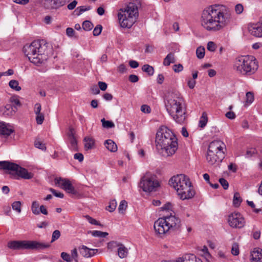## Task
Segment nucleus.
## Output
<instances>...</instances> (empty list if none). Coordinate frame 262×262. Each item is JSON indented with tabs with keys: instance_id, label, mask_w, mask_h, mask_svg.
<instances>
[{
	"instance_id": "6ab92c4d",
	"label": "nucleus",
	"mask_w": 262,
	"mask_h": 262,
	"mask_svg": "<svg viewBox=\"0 0 262 262\" xmlns=\"http://www.w3.org/2000/svg\"><path fill=\"white\" fill-rule=\"evenodd\" d=\"M61 186L62 188L67 192L71 193L73 195H76L77 194V190L75 189L69 180L66 179L65 180H63V183H61Z\"/></svg>"
},
{
	"instance_id": "7c9ffc66",
	"label": "nucleus",
	"mask_w": 262,
	"mask_h": 262,
	"mask_svg": "<svg viewBox=\"0 0 262 262\" xmlns=\"http://www.w3.org/2000/svg\"><path fill=\"white\" fill-rule=\"evenodd\" d=\"M18 85V82L16 80H11L9 82V86L16 91H19L21 90V87Z\"/></svg>"
},
{
	"instance_id": "cd10ccee",
	"label": "nucleus",
	"mask_w": 262,
	"mask_h": 262,
	"mask_svg": "<svg viewBox=\"0 0 262 262\" xmlns=\"http://www.w3.org/2000/svg\"><path fill=\"white\" fill-rule=\"evenodd\" d=\"M207 121V114L205 112H203L199 121V126L201 128H204L206 126Z\"/></svg>"
},
{
	"instance_id": "3c124183",
	"label": "nucleus",
	"mask_w": 262,
	"mask_h": 262,
	"mask_svg": "<svg viewBox=\"0 0 262 262\" xmlns=\"http://www.w3.org/2000/svg\"><path fill=\"white\" fill-rule=\"evenodd\" d=\"M61 258L67 262H71L72 259L69 254L66 252H62L61 253Z\"/></svg>"
},
{
	"instance_id": "e433bc0d",
	"label": "nucleus",
	"mask_w": 262,
	"mask_h": 262,
	"mask_svg": "<svg viewBox=\"0 0 262 262\" xmlns=\"http://www.w3.org/2000/svg\"><path fill=\"white\" fill-rule=\"evenodd\" d=\"M93 28V24L89 21V20H85L82 23V28L84 30L89 31L92 29Z\"/></svg>"
},
{
	"instance_id": "8fccbe9b",
	"label": "nucleus",
	"mask_w": 262,
	"mask_h": 262,
	"mask_svg": "<svg viewBox=\"0 0 262 262\" xmlns=\"http://www.w3.org/2000/svg\"><path fill=\"white\" fill-rule=\"evenodd\" d=\"M60 236V232L58 230H55L52 235L51 242H53L58 239Z\"/></svg>"
},
{
	"instance_id": "c9c22d12",
	"label": "nucleus",
	"mask_w": 262,
	"mask_h": 262,
	"mask_svg": "<svg viewBox=\"0 0 262 262\" xmlns=\"http://www.w3.org/2000/svg\"><path fill=\"white\" fill-rule=\"evenodd\" d=\"M70 143V148L73 151H77L78 150L77 141L76 138L69 139Z\"/></svg>"
},
{
	"instance_id": "a878e982",
	"label": "nucleus",
	"mask_w": 262,
	"mask_h": 262,
	"mask_svg": "<svg viewBox=\"0 0 262 262\" xmlns=\"http://www.w3.org/2000/svg\"><path fill=\"white\" fill-rule=\"evenodd\" d=\"M89 233H91L94 237H99L104 238L108 235V233L106 232H102L98 230L90 231Z\"/></svg>"
},
{
	"instance_id": "5701e85b",
	"label": "nucleus",
	"mask_w": 262,
	"mask_h": 262,
	"mask_svg": "<svg viewBox=\"0 0 262 262\" xmlns=\"http://www.w3.org/2000/svg\"><path fill=\"white\" fill-rule=\"evenodd\" d=\"M176 61L174 53L170 52L167 54L163 60V64L165 66H168L170 63H174Z\"/></svg>"
},
{
	"instance_id": "20e7f679",
	"label": "nucleus",
	"mask_w": 262,
	"mask_h": 262,
	"mask_svg": "<svg viewBox=\"0 0 262 262\" xmlns=\"http://www.w3.org/2000/svg\"><path fill=\"white\" fill-rule=\"evenodd\" d=\"M48 44L45 40H36L32 41L30 45L24 46L23 50L30 62L34 64L39 65L48 59Z\"/></svg>"
},
{
	"instance_id": "603ef678",
	"label": "nucleus",
	"mask_w": 262,
	"mask_h": 262,
	"mask_svg": "<svg viewBox=\"0 0 262 262\" xmlns=\"http://www.w3.org/2000/svg\"><path fill=\"white\" fill-rule=\"evenodd\" d=\"M102 27L101 25H98L94 29L93 31L94 36H98L101 32Z\"/></svg>"
},
{
	"instance_id": "2eb2a0df",
	"label": "nucleus",
	"mask_w": 262,
	"mask_h": 262,
	"mask_svg": "<svg viewBox=\"0 0 262 262\" xmlns=\"http://www.w3.org/2000/svg\"><path fill=\"white\" fill-rule=\"evenodd\" d=\"M166 222L164 217H162L159 218L154 223V228L155 232L161 237L169 231Z\"/></svg>"
},
{
	"instance_id": "774afa93",
	"label": "nucleus",
	"mask_w": 262,
	"mask_h": 262,
	"mask_svg": "<svg viewBox=\"0 0 262 262\" xmlns=\"http://www.w3.org/2000/svg\"><path fill=\"white\" fill-rule=\"evenodd\" d=\"M176 262H190L189 257H188V254H187L184 257L179 258Z\"/></svg>"
},
{
	"instance_id": "bf43d9fd",
	"label": "nucleus",
	"mask_w": 262,
	"mask_h": 262,
	"mask_svg": "<svg viewBox=\"0 0 262 262\" xmlns=\"http://www.w3.org/2000/svg\"><path fill=\"white\" fill-rule=\"evenodd\" d=\"M244 10L243 6L242 4H237L235 7V11L238 14H241Z\"/></svg>"
},
{
	"instance_id": "f704fd0d",
	"label": "nucleus",
	"mask_w": 262,
	"mask_h": 262,
	"mask_svg": "<svg viewBox=\"0 0 262 262\" xmlns=\"http://www.w3.org/2000/svg\"><path fill=\"white\" fill-rule=\"evenodd\" d=\"M10 102H11L10 104H12L13 107L15 106L17 107V106H20L21 105V103L17 96L11 97L10 98Z\"/></svg>"
},
{
	"instance_id": "58836bf2",
	"label": "nucleus",
	"mask_w": 262,
	"mask_h": 262,
	"mask_svg": "<svg viewBox=\"0 0 262 262\" xmlns=\"http://www.w3.org/2000/svg\"><path fill=\"white\" fill-rule=\"evenodd\" d=\"M84 217L91 224L103 226V225L100 222H98L90 216L86 215Z\"/></svg>"
},
{
	"instance_id": "ddd939ff",
	"label": "nucleus",
	"mask_w": 262,
	"mask_h": 262,
	"mask_svg": "<svg viewBox=\"0 0 262 262\" xmlns=\"http://www.w3.org/2000/svg\"><path fill=\"white\" fill-rule=\"evenodd\" d=\"M228 221L232 228H242L245 224V219L239 212L232 213L229 215Z\"/></svg>"
},
{
	"instance_id": "393cba45",
	"label": "nucleus",
	"mask_w": 262,
	"mask_h": 262,
	"mask_svg": "<svg viewBox=\"0 0 262 262\" xmlns=\"http://www.w3.org/2000/svg\"><path fill=\"white\" fill-rule=\"evenodd\" d=\"M242 202V199L238 192H235L233 199V205L235 207H238Z\"/></svg>"
},
{
	"instance_id": "c756f323",
	"label": "nucleus",
	"mask_w": 262,
	"mask_h": 262,
	"mask_svg": "<svg viewBox=\"0 0 262 262\" xmlns=\"http://www.w3.org/2000/svg\"><path fill=\"white\" fill-rule=\"evenodd\" d=\"M142 70L143 72L147 73L149 76L153 75L154 73V68L148 64L144 65L142 68Z\"/></svg>"
},
{
	"instance_id": "4d7b16f0",
	"label": "nucleus",
	"mask_w": 262,
	"mask_h": 262,
	"mask_svg": "<svg viewBox=\"0 0 262 262\" xmlns=\"http://www.w3.org/2000/svg\"><path fill=\"white\" fill-rule=\"evenodd\" d=\"M36 123L38 124H41L44 120V115L43 114H39L36 115Z\"/></svg>"
},
{
	"instance_id": "bb28decb",
	"label": "nucleus",
	"mask_w": 262,
	"mask_h": 262,
	"mask_svg": "<svg viewBox=\"0 0 262 262\" xmlns=\"http://www.w3.org/2000/svg\"><path fill=\"white\" fill-rule=\"evenodd\" d=\"M257 154V150L255 148L250 147L247 148L245 156L246 158H250L253 156H255Z\"/></svg>"
},
{
	"instance_id": "f8f14e48",
	"label": "nucleus",
	"mask_w": 262,
	"mask_h": 262,
	"mask_svg": "<svg viewBox=\"0 0 262 262\" xmlns=\"http://www.w3.org/2000/svg\"><path fill=\"white\" fill-rule=\"evenodd\" d=\"M167 226L168 229L169 231L177 232L180 231L181 228V220L175 215V213L170 212V214L163 216Z\"/></svg>"
},
{
	"instance_id": "1a4fd4ad",
	"label": "nucleus",
	"mask_w": 262,
	"mask_h": 262,
	"mask_svg": "<svg viewBox=\"0 0 262 262\" xmlns=\"http://www.w3.org/2000/svg\"><path fill=\"white\" fill-rule=\"evenodd\" d=\"M0 169L9 170V173L11 175L13 178L18 177L24 179L29 180L33 177V174L31 172H28L27 169L16 163L8 161H0Z\"/></svg>"
},
{
	"instance_id": "0e129e2a",
	"label": "nucleus",
	"mask_w": 262,
	"mask_h": 262,
	"mask_svg": "<svg viewBox=\"0 0 262 262\" xmlns=\"http://www.w3.org/2000/svg\"><path fill=\"white\" fill-rule=\"evenodd\" d=\"M141 110L144 113H149L150 112V107L147 105H142L141 107Z\"/></svg>"
},
{
	"instance_id": "6e6d98bb",
	"label": "nucleus",
	"mask_w": 262,
	"mask_h": 262,
	"mask_svg": "<svg viewBox=\"0 0 262 262\" xmlns=\"http://www.w3.org/2000/svg\"><path fill=\"white\" fill-rule=\"evenodd\" d=\"M207 49L209 51L214 52L216 49L215 44L213 41H209L207 43Z\"/></svg>"
},
{
	"instance_id": "a18cd8bd",
	"label": "nucleus",
	"mask_w": 262,
	"mask_h": 262,
	"mask_svg": "<svg viewBox=\"0 0 262 262\" xmlns=\"http://www.w3.org/2000/svg\"><path fill=\"white\" fill-rule=\"evenodd\" d=\"M117 206V202L116 200H112L110 202V205L108 206L107 210L110 212H113L115 210Z\"/></svg>"
},
{
	"instance_id": "c03bdc74",
	"label": "nucleus",
	"mask_w": 262,
	"mask_h": 262,
	"mask_svg": "<svg viewBox=\"0 0 262 262\" xmlns=\"http://www.w3.org/2000/svg\"><path fill=\"white\" fill-rule=\"evenodd\" d=\"M246 103L248 104H251L254 100V95L251 92H247L246 95Z\"/></svg>"
},
{
	"instance_id": "423d86ee",
	"label": "nucleus",
	"mask_w": 262,
	"mask_h": 262,
	"mask_svg": "<svg viewBox=\"0 0 262 262\" xmlns=\"http://www.w3.org/2000/svg\"><path fill=\"white\" fill-rule=\"evenodd\" d=\"M258 65L253 56H241L234 61L233 69L236 73L242 76H250L258 69Z\"/></svg>"
},
{
	"instance_id": "dca6fc26",
	"label": "nucleus",
	"mask_w": 262,
	"mask_h": 262,
	"mask_svg": "<svg viewBox=\"0 0 262 262\" xmlns=\"http://www.w3.org/2000/svg\"><path fill=\"white\" fill-rule=\"evenodd\" d=\"M17 110L15 106L13 107L12 104H7L5 106L0 108V112L5 117H9L13 115Z\"/></svg>"
},
{
	"instance_id": "f257e3e1",
	"label": "nucleus",
	"mask_w": 262,
	"mask_h": 262,
	"mask_svg": "<svg viewBox=\"0 0 262 262\" xmlns=\"http://www.w3.org/2000/svg\"><path fill=\"white\" fill-rule=\"evenodd\" d=\"M231 18V13L227 7L222 5H214L203 11L201 23L206 30L216 32L228 26Z\"/></svg>"
},
{
	"instance_id": "338daca9",
	"label": "nucleus",
	"mask_w": 262,
	"mask_h": 262,
	"mask_svg": "<svg viewBox=\"0 0 262 262\" xmlns=\"http://www.w3.org/2000/svg\"><path fill=\"white\" fill-rule=\"evenodd\" d=\"M187 84L190 89H192L194 88V86L196 84V81L194 79H189L188 80Z\"/></svg>"
},
{
	"instance_id": "de8ad7c7",
	"label": "nucleus",
	"mask_w": 262,
	"mask_h": 262,
	"mask_svg": "<svg viewBox=\"0 0 262 262\" xmlns=\"http://www.w3.org/2000/svg\"><path fill=\"white\" fill-rule=\"evenodd\" d=\"M66 34L70 37H74L76 38H77V36L75 35V31L72 28L69 27V28H67Z\"/></svg>"
},
{
	"instance_id": "2f4dec72",
	"label": "nucleus",
	"mask_w": 262,
	"mask_h": 262,
	"mask_svg": "<svg viewBox=\"0 0 262 262\" xmlns=\"http://www.w3.org/2000/svg\"><path fill=\"white\" fill-rule=\"evenodd\" d=\"M39 206V203L37 201H34L32 202L31 205V210L34 214L38 215L40 213V211L38 209Z\"/></svg>"
},
{
	"instance_id": "4468645a",
	"label": "nucleus",
	"mask_w": 262,
	"mask_h": 262,
	"mask_svg": "<svg viewBox=\"0 0 262 262\" xmlns=\"http://www.w3.org/2000/svg\"><path fill=\"white\" fill-rule=\"evenodd\" d=\"M70 1V0H43L42 5L46 9L57 10L66 5Z\"/></svg>"
},
{
	"instance_id": "864d4df0",
	"label": "nucleus",
	"mask_w": 262,
	"mask_h": 262,
	"mask_svg": "<svg viewBox=\"0 0 262 262\" xmlns=\"http://www.w3.org/2000/svg\"><path fill=\"white\" fill-rule=\"evenodd\" d=\"M50 191H51L52 194L55 196L56 197L59 198H63L64 197L63 193L57 191L55 189L50 188L49 189Z\"/></svg>"
},
{
	"instance_id": "4be33fe9",
	"label": "nucleus",
	"mask_w": 262,
	"mask_h": 262,
	"mask_svg": "<svg viewBox=\"0 0 262 262\" xmlns=\"http://www.w3.org/2000/svg\"><path fill=\"white\" fill-rule=\"evenodd\" d=\"M128 254V249L122 243L118 248V255L120 258L126 257Z\"/></svg>"
},
{
	"instance_id": "680f3d73",
	"label": "nucleus",
	"mask_w": 262,
	"mask_h": 262,
	"mask_svg": "<svg viewBox=\"0 0 262 262\" xmlns=\"http://www.w3.org/2000/svg\"><path fill=\"white\" fill-rule=\"evenodd\" d=\"M183 69V67L181 64H174L173 67V70L176 73H179L182 71Z\"/></svg>"
},
{
	"instance_id": "4c0bfd02",
	"label": "nucleus",
	"mask_w": 262,
	"mask_h": 262,
	"mask_svg": "<svg viewBox=\"0 0 262 262\" xmlns=\"http://www.w3.org/2000/svg\"><path fill=\"white\" fill-rule=\"evenodd\" d=\"M205 48L202 47H200L197 48L196 50V56L199 59L204 58L205 55Z\"/></svg>"
},
{
	"instance_id": "69168bd1",
	"label": "nucleus",
	"mask_w": 262,
	"mask_h": 262,
	"mask_svg": "<svg viewBox=\"0 0 262 262\" xmlns=\"http://www.w3.org/2000/svg\"><path fill=\"white\" fill-rule=\"evenodd\" d=\"M129 81L133 83L137 82L139 80V77L136 75H130L128 77Z\"/></svg>"
},
{
	"instance_id": "49530a36",
	"label": "nucleus",
	"mask_w": 262,
	"mask_h": 262,
	"mask_svg": "<svg viewBox=\"0 0 262 262\" xmlns=\"http://www.w3.org/2000/svg\"><path fill=\"white\" fill-rule=\"evenodd\" d=\"M34 146L35 147L41 149L42 150H46V149L45 144L39 141H35L34 142Z\"/></svg>"
},
{
	"instance_id": "39448f33",
	"label": "nucleus",
	"mask_w": 262,
	"mask_h": 262,
	"mask_svg": "<svg viewBox=\"0 0 262 262\" xmlns=\"http://www.w3.org/2000/svg\"><path fill=\"white\" fill-rule=\"evenodd\" d=\"M169 184L174 188L183 200L191 199L195 195V191L189 179L184 174L172 177L169 181Z\"/></svg>"
},
{
	"instance_id": "052dcab7",
	"label": "nucleus",
	"mask_w": 262,
	"mask_h": 262,
	"mask_svg": "<svg viewBox=\"0 0 262 262\" xmlns=\"http://www.w3.org/2000/svg\"><path fill=\"white\" fill-rule=\"evenodd\" d=\"M71 258L72 259L73 258L75 262H78L77 259L78 257V253L77 249L76 248L74 249L71 251Z\"/></svg>"
},
{
	"instance_id": "0eeeda50",
	"label": "nucleus",
	"mask_w": 262,
	"mask_h": 262,
	"mask_svg": "<svg viewBox=\"0 0 262 262\" xmlns=\"http://www.w3.org/2000/svg\"><path fill=\"white\" fill-rule=\"evenodd\" d=\"M138 16V8L134 3H129L124 9H121L118 14L119 24L123 28H130Z\"/></svg>"
},
{
	"instance_id": "7ed1b4c3",
	"label": "nucleus",
	"mask_w": 262,
	"mask_h": 262,
	"mask_svg": "<svg viewBox=\"0 0 262 262\" xmlns=\"http://www.w3.org/2000/svg\"><path fill=\"white\" fill-rule=\"evenodd\" d=\"M165 106L169 115L178 123L186 119V110L183 97L179 93H169L165 98Z\"/></svg>"
},
{
	"instance_id": "412c9836",
	"label": "nucleus",
	"mask_w": 262,
	"mask_h": 262,
	"mask_svg": "<svg viewBox=\"0 0 262 262\" xmlns=\"http://www.w3.org/2000/svg\"><path fill=\"white\" fill-rule=\"evenodd\" d=\"M104 145L106 148L111 152H116L117 150L116 144L111 139L106 140L104 142Z\"/></svg>"
},
{
	"instance_id": "5fc2aeb1",
	"label": "nucleus",
	"mask_w": 262,
	"mask_h": 262,
	"mask_svg": "<svg viewBox=\"0 0 262 262\" xmlns=\"http://www.w3.org/2000/svg\"><path fill=\"white\" fill-rule=\"evenodd\" d=\"M219 182L224 189L226 190L228 188L229 183L226 179L224 178H220L219 179Z\"/></svg>"
},
{
	"instance_id": "c85d7f7f",
	"label": "nucleus",
	"mask_w": 262,
	"mask_h": 262,
	"mask_svg": "<svg viewBox=\"0 0 262 262\" xmlns=\"http://www.w3.org/2000/svg\"><path fill=\"white\" fill-rule=\"evenodd\" d=\"M91 7L88 6L87 7H84V6H80L77 7L75 11H74V13L75 15L79 16L81 15L82 13L86 11L90 10L91 9Z\"/></svg>"
},
{
	"instance_id": "ea45409f",
	"label": "nucleus",
	"mask_w": 262,
	"mask_h": 262,
	"mask_svg": "<svg viewBox=\"0 0 262 262\" xmlns=\"http://www.w3.org/2000/svg\"><path fill=\"white\" fill-rule=\"evenodd\" d=\"M90 251V248H88L85 246H82L79 248L80 253L84 257H87L88 253Z\"/></svg>"
},
{
	"instance_id": "f03ea898",
	"label": "nucleus",
	"mask_w": 262,
	"mask_h": 262,
	"mask_svg": "<svg viewBox=\"0 0 262 262\" xmlns=\"http://www.w3.org/2000/svg\"><path fill=\"white\" fill-rule=\"evenodd\" d=\"M155 143L159 154L164 157L171 156L178 149V139L173 133L165 126H161L157 131Z\"/></svg>"
},
{
	"instance_id": "b1692460",
	"label": "nucleus",
	"mask_w": 262,
	"mask_h": 262,
	"mask_svg": "<svg viewBox=\"0 0 262 262\" xmlns=\"http://www.w3.org/2000/svg\"><path fill=\"white\" fill-rule=\"evenodd\" d=\"M84 147L86 150L92 149L95 144L94 140L92 138L86 137L84 138Z\"/></svg>"
},
{
	"instance_id": "a211bd4d",
	"label": "nucleus",
	"mask_w": 262,
	"mask_h": 262,
	"mask_svg": "<svg viewBox=\"0 0 262 262\" xmlns=\"http://www.w3.org/2000/svg\"><path fill=\"white\" fill-rule=\"evenodd\" d=\"M249 31L253 36L257 37H262V26L259 23L249 27Z\"/></svg>"
},
{
	"instance_id": "e2e57ef3",
	"label": "nucleus",
	"mask_w": 262,
	"mask_h": 262,
	"mask_svg": "<svg viewBox=\"0 0 262 262\" xmlns=\"http://www.w3.org/2000/svg\"><path fill=\"white\" fill-rule=\"evenodd\" d=\"M98 86L99 90H101L103 91L106 90L107 87V84L105 82L102 81L98 82Z\"/></svg>"
},
{
	"instance_id": "9d476101",
	"label": "nucleus",
	"mask_w": 262,
	"mask_h": 262,
	"mask_svg": "<svg viewBox=\"0 0 262 262\" xmlns=\"http://www.w3.org/2000/svg\"><path fill=\"white\" fill-rule=\"evenodd\" d=\"M8 246L9 248L13 250H40L47 248L50 246V245L34 241H14L9 242Z\"/></svg>"
},
{
	"instance_id": "9b49d317",
	"label": "nucleus",
	"mask_w": 262,
	"mask_h": 262,
	"mask_svg": "<svg viewBox=\"0 0 262 262\" xmlns=\"http://www.w3.org/2000/svg\"><path fill=\"white\" fill-rule=\"evenodd\" d=\"M139 186L144 191L150 192L156 191L160 184L155 178L144 176L141 179Z\"/></svg>"
},
{
	"instance_id": "473e14b6",
	"label": "nucleus",
	"mask_w": 262,
	"mask_h": 262,
	"mask_svg": "<svg viewBox=\"0 0 262 262\" xmlns=\"http://www.w3.org/2000/svg\"><path fill=\"white\" fill-rule=\"evenodd\" d=\"M101 121L104 128H111L115 126V124L112 121L106 120L104 118L102 119Z\"/></svg>"
},
{
	"instance_id": "13d9d810",
	"label": "nucleus",
	"mask_w": 262,
	"mask_h": 262,
	"mask_svg": "<svg viewBox=\"0 0 262 262\" xmlns=\"http://www.w3.org/2000/svg\"><path fill=\"white\" fill-rule=\"evenodd\" d=\"M188 257H189L190 262H203L199 258H197L194 255L189 254Z\"/></svg>"
},
{
	"instance_id": "a19ab883",
	"label": "nucleus",
	"mask_w": 262,
	"mask_h": 262,
	"mask_svg": "<svg viewBox=\"0 0 262 262\" xmlns=\"http://www.w3.org/2000/svg\"><path fill=\"white\" fill-rule=\"evenodd\" d=\"M127 206V203L125 200H122L119 204L118 210L119 212L123 213Z\"/></svg>"
},
{
	"instance_id": "6e6552de",
	"label": "nucleus",
	"mask_w": 262,
	"mask_h": 262,
	"mask_svg": "<svg viewBox=\"0 0 262 262\" xmlns=\"http://www.w3.org/2000/svg\"><path fill=\"white\" fill-rule=\"evenodd\" d=\"M226 145L221 140H214L209 145L206 160L209 164L211 165H218L225 158V153L223 149Z\"/></svg>"
},
{
	"instance_id": "f3484780",
	"label": "nucleus",
	"mask_w": 262,
	"mask_h": 262,
	"mask_svg": "<svg viewBox=\"0 0 262 262\" xmlns=\"http://www.w3.org/2000/svg\"><path fill=\"white\" fill-rule=\"evenodd\" d=\"M14 130L10 128V125L3 121L0 122V135L5 137L10 136Z\"/></svg>"
},
{
	"instance_id": "72a5a7b5",
	"label": "nucleus",
	"mask_w": 262,
	"mask_h": 262,
	"mask_svg": "<svg viewBox=\"0 0 262 262\" xmlns=\"http://www.w3.org/2000/svg\"><path fill=\"white\" fill-rule=\"evenodd\" d=\"M121 244V243L117 241H111L107 244V248L111 251L114 250L116 248H119Z\"/></svg>"
},
{
	"instance_id": "aec40b11",
	"label": "nucleus",
	"mask_w": 262,
	"mask_h": 262,
	"mask_svg": "<svg viewBox=\"0 0 262 262\" xmlns=\"http://www.w3.org/2000/svg\"><path fill=\"white\" fill-rule=\"evenodd\" d=\"M251 262H262V249L254 248L251 253Z\"/></svg>"
},
{
	"instance_id": "37998d69",
	"label": "nucleus",
	"mask_w": 262,
	"mask_h": 262,
	"mask_svg": "<svg viewBox=\"0 0 262 262\" xmlns=\"http://www.w3.org/2000/svg\"><path fill=\"white\" fill-rule=\"evenodd\" d=\"M231 253L235 256L238 255L239 247L237 243H234L233 244L231 249Z\"/></svg>"
},
{
	"instance_id": "79ce46f5",
	"label": "nucleus",
	"mask_w": 262,
	"mask_h": 262,
	"mask_svg": "<svg viewBox=\"0 0 262 262\" xmlns=\"http://www.w3.org/2000/svg\"><path fill=\"white\" fill-rule=\"evenodd\" d=\"M12 207L13 210L18 213L21 212V202L20 201H15L12 204Z\"/></svg>"
},
{
	"instance_id": "09e8293b",
	"label": "nucleus",
	"mask_w": 262,
	"mask_h": 262,
	"mask_svg": "<svg viewBox=\"0 0 262 262\" xmlns=\"http://www.w3.org/2000/svg\"><path fill=\"white\" fill-rule=\"evenodd\" d=\"M161 210L162 211H166L167 212H169V211H171V212H172V205L171 203L168 202V203H166L165 204H164V206H163L161 208Z\"/></svg>"
}]
</instances>
